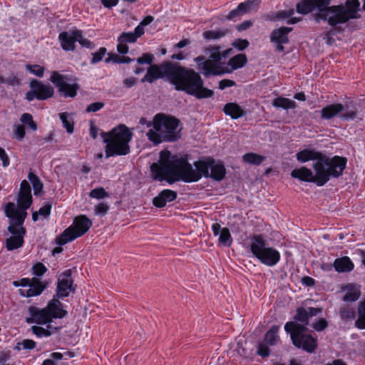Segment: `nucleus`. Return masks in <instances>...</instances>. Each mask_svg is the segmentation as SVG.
I'll use <instances>...</instances> for the list:
<instances>
[{
	"label": "nucleus",
	"mask_w": 365,
	"mask_h": 365,
	"mask_svg": "<svg viewBox=\"0 0 365 365\" xmlns=\"http://www.w3.org/2000/svg\"><path fill=\"white\" fill-rule=\"evenodd\" d=\"M358 319L355 322V327L359 329H365V297L358 305Z\"/></svg>",
	"instance_id": "obj_35"
},
{
	"label": "nucleus",
	"mask_w": 365,
	"mask_h": 365,
	"mask_svg": "<svg viewBox=\"0 0 365 365\" xmlns=\"http://www.w3.org/2000/svg\"><path fill=\"white\" fill-rule=\"evenodd\" d=\"M109 210V206L105 202H100L95 206L94 212L96 215L105 216Z\"/></svg>",
	"instance_id": "obj_52"
},
{
	"label": "nucleus",
	"mask_w": 365,
	"mask_h": 365,
	"mask_svg": "<svg viewBox=\"0 0 365 365\" xmlns=\"http://www.w3.org/2000/svg\"><path fill=\"white\" fill-rule=\"evenodd\" d=\"M136 36L133 34V32H123L117 38V41L127 43H135L137 41Z\"/></svg>",
	"instance_id": "obj_45"
},
{
	"label": "nucleus",
	"mask_w": 365,
	"mask_h": 365,
	"mask_svg": "<svg viewBox=\"0 0 365 365\" xmlns=\"http://www.w3.org/2000/svg\"><path fill=\"white\" fill-rule=\"evenodd\" d=\"M21 121L23 124L28 126V128H31L32 130H36L37 125L34 122L31 114L24 113L21 117Z\"/></svg>",
	"instance_id": "obj_47"
},
{
	"label": "nucleus",
	"mask_w": 365,
	"mask_h": 365,
	"mask_svg": "<svg viewBox=\"0 0 365 365\" xmlns=\"http://www.w3.org/2000/svg\"><path fill=\"white\" fill-rule=\"evenodd\" d=\"M328 322L325 319L320 318L313 324L312 327L317 331L319 332L324 331L328 327Z\"/></svg>",
	"instance_id": "obj_55"
},
{
	"label": "nucleus",
	"mask_w": 365,
	"mask_h": 365,
	"mask_svg": "<svg viewBox=\"0 0 365 365\" xmlns=\"http://www.w3.org/2000/svg\"><path fill=\"white\" fill-rule=\"evenodd\" d=\"M133 59L130 58L129 56H120L115 53L109 54V56L105 60L106 63H109L110 61H113L115 63H129L132 62Z\"/></svg>",
	"instance_id": "obj_42"
},
{
	"label": "nucleus",
	"mask_w": 365,
	"mask_h": 365,
	"mask_svg": "<svg viewBox=\"0 0 365 365\" xmlns=\"http://www.w3.org/2000/svg\"><path fill=\"white\" fill-rule=\"evenodd\" d=\"M177 197V192L170 189H164L153 198V205L157 208H163L168 202L175 201Z\"/></svg>",
	"instance_id": "obj_20"
},
{
	"label": "nucleus",
	"mask_w": 365,
	"mask_h": 365,
	"mask_svg": "<svg viewBox=\"0 0 365 365\" xmlns=\"http://www.w3.org/2000/svg\"><path fill=\"white\" fill-rule=\"evenodd\" d=\"M56 292L57 297L66 298L76 293L77 285L72 277V270L66 269L57 277Z\"/></svg>",
	"instance_id": "obj_16"
},
{
	"label": "nucleus",
	"mask_w": 365,
	"mask_h": 365,
	"mask_svg": "<svg viewBox=\"0 0 365 365\" xmlns=\"http://www.w3.org/2000/svg\"><path fill=\"white\" fill-rule=\"evenodd\" d=\"M261 3L260 0H246L238 4V9L242 15L252 11L257 10Z\"/></svg>",
	"instance_id": "obj_33"
},
{
	"label": "nucleus",
	"mask_w": 365,
	"mask_h": 365,
	"mask_svg": "<svg viewBox=\"0 0 365 365\" xmlns=\"http://www.w3.org/2000/svg\"><path fill=\"white\" fill-rule=\"evenodd\" d=\"M25 220V215L14 220H9L10 224L8 230L11 234V236L6 239V245L8 250H13L21 247L24 244V237L26 233V230L23 227Z\"/></svg>",
	"instance_id": "obj_14"
},
{
	"label": "nucleus",
	"mask_w": 365,
	"mask_h": 365,
	"mask_svg": "<svg viewBox=\"0 0 365 365\" xmlns=\"http://www.w3.org/2000/svg\"><path fill=\"white\" fill-rule=\"evenodd\" d=\"M101 137L106 144V157L126 155L130 153L129 143L132 140L133 133L124 124H120L108 132H102Z\"/></svg>",
	"instance_id": "obj_5"
},
{
	"label": "nucleus",
	"mask_w": 365,
	"mask_h": 365,
	"mask_svg": "<svg viewBox=\"0 0 365 365\" xmlns=\"http://www.w3.org/2000/svg\"><path fill=\"white\" fill-rule=\"evenodd\" d=\"M347 164V158L344 156L330 157L322 153L319 161L314 162L312 168L318 174L322 186L331 178H338L344 173Z\"/></svg>",
	"instance_id": "obj_6"
},
{
	"label": "nucleus",
	"mask_w": 365,
	"mask_h": 365,
	"mask_svg": "<svg viewBox=\"0 0 365 365\" xmlns=\"http://www.w3.org/2000/svg\"><path fill=\"white\" fill-rule=\"evenodd\" d=\"M69 114L66 112L61 113L59 114L60 119L63 123V128H66L67 133L71 134L74 130V123L73 120H68Z\"/></svg>",
	"instance_id": "obj_40"
},
{
	"label": "nucleus",
	"mask_w": 365,
	"mask_h": 365,
	"mask_svg": "<svg viewBox=\"0 0 365 365\" xmlns=\"http://www.w3.org/2000/svg\"><path fill=\"white\" fill-rule=\"evenodd\" d=\"M32 202V196L31 195H19L17 199V205L18 207L14 202H9L5 207V214L6 216L9 220H14L17 217H20L23 213L25 215V218L26 217L27 213L26 210L29 208Z\"/></svg>",
	"instance_id": "obj_17"
},
{
	"label": "nucleus",
	"mask_w": 365,
	"mask_h": 365,
	"mask_svg": "<svg viewBox=\"0 0 365 365\" xmlns=\"http://www.w3.org/2000/svg\"><path fill=\"white\" fill-rule=\"evenodd\" d=\"M341 318L344 320L351 319L355 317L356 312L354 309L341 307L339 311Z\"/></svg>",
	"instance_id": "obj_49"
},
{
	"label": "nucleus",
	"mask_w": 365,
	"mask_h": 365,
	"mask_svg": "<svg viewBox=\"0 0 365 365\" xmlns=\"http://www.w3.org/2000/svg\"><path fill=\"white\" fill-rule=\"evenodd\" d=\"M293 31V28L288 26H281L274 29L270 34V42L274 45L275 50L279 52H284V44L289 42V34Z\"/></svg>",
	"instance_id": "obj_18"
},
{
	"label": "nucleus",
	"mask_w": 365,
	"mask_h": 365,
	"mask_svg": "<svg viewBox=\"0 0 365 365\" xmlns=\"http://www.w3.org/2000/svg\"><path fill=\"white\" fill-rule=\"evenodd\" d=\"M72 34L77 37V41L82 47L91 49L94 48V43L89 39L83 37V32L82 30L75 29L72 30Z\"/></svg>",
	"instance_id": "obj_36"
},
{
	"label": "nucleus",
	"mask_w": 365,
	"mask_h": 365,
	"mask_svg": "<svg viewBox=\"0 0 365 365\" xmlns=\"http://www.w3.org/2000/svg\"><path fill=\"white\" fill-rule=\"evenodd\" d=\"M284 330L289 334L292 342L295 347L310 354L315 351L318 346L317 339L310 334L305 333L307 328L291 321L285 324Z\"/></svg>",
	"instance_id": "obj_11"
},
{
	"label": "nucleus",
	"mask_w": 365,
	"mask_h": 365,
	"mask_svg": "<svg viewBox=\"0 0 365 365\" xmlns=\"http://www.w3.org/2000/svg\"><path fill=\"white\" fill-rule=\"evenodd\" d=\"M327 3L325 0H301L296 4V11L299 14L307 15Z\"/></svg>",
	"instance_id": "obj_21"
},
{
	"label": "nucleus",
	"mask_w": 365,
	"mask_h": 365,
	"mask_svg": "<svg viewBox=\"0 0 365 365\" xmlns=\"http://www.w3.org/2000/svg\"><path fill=\"white\" fill-rule=\"evenodd\" d=\"M46 272V267L41 262H37L32 267L33 278H22L12 282L15 287H20L19 294L23 297H32L40 295L45 289V285L38 277Z\"/></svg>",
	"instance_id": "obj_10"
},
{
	"label": "nucleus",
	"mask_w": 365,
	"mask_h": 365,
	"mask_svg": "<svg viewBox=\"0 0 365 365\" xmlns=\"http://www.w3.org/2000/svg\"><path fill=\"white\" fill-rule=\"evenodd\" d=\"M92 225V221L86 215H78L74 217L72 225L56 237V243L58 245H64L68 242L83 236Z\"/></svg>",
	"instance_id": "obj_13"
},
{
	"label": "nucleus",
	"mask_w": 365,
	"mask_h": 365,
	"mask_svg": "<svg viewBox=\"0 0 365 365\" xmlns=\"http://www.w3.org/2000/svg\"><path fill=\"white\" fill-rule=\"evenodd\" d=\"M89 196L91 198L101 200L109 197V194L108 192L106 191V190L103 187H100L91 190L89 193Z\"/></svg>",
	"instance_id": "obj_43"
},
{
	"label": "nucleus",
	"mask_w": 365,
	"mask_h": 365,
	"mask_svg": "<svg viewBox=\"0 0 365 365\" xmlns=\"http://www.w3.org/2000/svg\"><path fill=\"white\" fill-rule=\"evenodd\" d=\"M214 163L212 157H204L194 162V170L187 156L172 155L170 151L163 150L160 152L158 161L150 165V173L153 180H165L170 185L180 180L195 182L202 177L208 178L210 168Z\"/></svg>",
	"instance_id": "obj_1"
},
{
	"label": "nucleus",
	"mask_w": 365,
	"mask_h": 365,
	"mask_svg": "<svg viewBox=\"0 0 365 365\" xmlns=\"http://www.w3.org/2000/svg\"><path fill=\"white\" fill-rule=\"evenodd\" d=\"M235 82L230 79H222L219 82V88L220 90H225L227 88L232 87L235 86Z\"/></svg>",
	"instance_id": "obj_58"
},
{
	"label": "nucleus",
	"mask_w": 365,
	"mask_h": 365,
	"mask_svg": "<svg viewBox=\"0 0 365 365\" xmlns=\"http://www.w3.org/2000/svg\"><path fill=\"white\" fill-rule=\"evenodd\" d=\"M306 309L309 319L310 317H315L322 312V309L320 307H309Z\"/></svg>",
	"instance_id": "obj_61"
},
{
	"label": "nucleus",
	"mask_w": 365,
	"mask_h": 365,
	"mask_svg": "<svg viewBox=\"0 0 365 365\" xmlns=\"http://www.w3.org/2000/svg\"><path fill=\"white\" fill-rule=\"evenodd\" d=\"M26 68L27 71H29L31 73L36 76H43L44 73V68L43 67L39 66V65H29L27 64L26 66Z\"/></svg>",
	"instance_id": "obj_50"
},
{
	"label": "nucleus",
	"mask_w": 365,
	"mask_h": 365,
	"mask_svg": "<svg viewBox=\"0 0 365 365\" xmlns=\"http://www.w3.org/2000/svg\"><path fill=\"white\" fill-rule=\"evenodd\" d=\"M147 126H153L146 135L155 145L162 143H174L182 137V126L180 120L175 116L159 113L155 115L153 121L148 122Z\"/></svg>",
	"instance_id": "obj_3"
},
{
	"label": "nucleus",
	"mask_w": 365,
	"mask_h": 365,
	"mask_svg": "<svg viewBox=\"0 0 365 365\" xmlns=\"http://www.w3.org/2000/svg\"><path fill=\"white\" fill-rule=\"evenodd\" d=\"M257 354L261 357L265 358L269 356L270 349L266 344L260 343L257 346Z\"/></svg>",
	"instance_id": "obj_56"
},
{
	"label": "nucleus",
	"mask_w": 365,
	"mask_h": 365,
	"mask_svg": "<svg viewBox=\"0 0 365 365\" xmlns=\"http://www.w3.org/2000/svg\"><path fill=\"white\" fill-rule=\"evenodd\" d=\"M219 242L224 246H230L232 243V238L227 227H222L219 235Z\"/></svg>",
	"instance_id": "obj_41"
},
{
	"label": "nucleus",
	"mask_w": 365,
	"mask_h": 365,
	"mask_svg": "<svg viewBox=\"0 0 365 365\" xmlns=\"http://www.w3.org/2000/svg\"><path fill=\"white\" fill-rule=\"evenodd\" d=\"M247 62V56L245 53H239L230 58L227 65L231 67V72L242 68Z\"/></svg>",
	"instance_id": "obj_30"
},
{
	"label": "nucleus",
	"mask_w": 365,
	"mask_h": 365,
	"mask_svg": "<svg viewBox=\"0 0 365 365\" xmlns=\"http://www.w3.org/2000/svg\"><path fill=\"white\" fill-rule=\"evenodd\" d=\"M61 299L63 300L64 298L53 295L47 302V336L58 331L64 327L61 320L68 314V306L63 304Z\"/></svg>",
	"instance_id": "obj_12"
},
{
	"label": "nucleus",
	"mask_w": 365,
	"mask_h": 365,
	"mask_svg": "<svg viewBox=\"0 0 365 365\" xmlns=\"http://www.w3.org/2000/svg\"><path fill=\"white\" fill-rule=\"evenodd\" d=\"M137 81H138V79L136 78L131 76V77L125 78L123 81V84L125 88H130L136 84Z\"/></svg>",
	"instance_id": "obj_60"
},
{
	"label": "nucleus",
	"mask_w": 365,
	"mask_h": 365,
	"mask_svg": "<svg viewBox=\"0 0 365 365\" xmlns=\"http://www.w3.org/2000/svg\"><path fill=\"white\" fill-rule=\"evenodd\" d=\"M28 178L32 184L34 195H37L43 190V182L41 181V180L38 178V177L32 172H30L29 173Z\"/></svg>",
	"instance_id": "obj_39"
},
{
	"label": "nucleus",
	"mask_w": 365,
	"mask_h": 365,
	"mask_svg": "<svg viewBox=\"0 0 365 365\" xmlns=\"http://www.w3.org/2000/svg\"><path fill=\"white\" fill-rule=\"evenodd\" d=\"M249 45V41L247 39L242 38H237L232 43V46L240 51H242L246 49Z\"/></svg>",
	"instance_id": "obj_51"
},
{
	"label": "nucleus",
	"mask_w": 365,
	"mask_h": 365,
	"mask_svg": "<svg viewBox=\"0 0 365 365\" xmlns=\"http://www.w3.org/2000/svg\"><path fill=\"white\" fill-rule=\"evenodd\" d=\"M35 342L31 339H24L16 344L14 349L21 351L23 349H32L35 347Z\"/></svg>",
	"instance_id": "obj_46"
},
{
	"label": "nucleus",
	"mask_w": 365,
	"mask_h": 365,
	"mask_svg": "<svg viewBox=\"0 0 365 365\" xmlns=\"http://www.w3.org/2000/svg\"><path fill=\"white\" fill-rule=\"evenodd\" d=\"M242 160L245 163L259 165L265 160V157L254 153H247L242 156Z\"/></svg>",
	"instance_id": "obj_37"
},
{
	"label": "nucleus",
	"mask_w": 365,
	"mask_h": 365,
	"mask_svg": "<svg viewBox=\"0 0 365 365\" xmlns=\"http://www.w3.org/2000/svg\"><path fill=\"white\" fill-rule=\"evenodd\" d=\"M163 78H166L176 91H183L197 99L209 98L214 96V91L205 86L204 80L193 68L170 61L150 66L141 82L153 83Z\"/></svg>",
	"instance_id": "obj_2"
},
{
	"label": "nucleus",
	"mask_w": 365,
	"mask_h": 365,
	"mask_svg": "<svg viewBox=\"0 0 365 365\" xmlns=\"http://www.w3.org/2000/svg\"><path fill=\"white\" fill-rule=\"evenodd\" d=\"M0 159L2 161V165L4 167H7L9 165L10 160L9 156L6 153L5 150L0 147Z\"/></svg>",
	"instance_id": "obj_62"
},
{
	"label": "nucleus",
	"mask_w": 365,
	"mask_h": 365,
	"mask_svg": "<svg viewBox=\"0 0 365 365\" xmlns=\"http://www.w3.org/2000/svg\"><path fill=\"white\" fill-rule=\"evenodd\" d=\"M29 313L30 317L26 319V322L29 324H46V308L39 309L36 307L31 306L29 309Z\"/></svg>",
	"instance_id": "obj_26"
},
{
	"label": "nucleus",
	"mask_w": 365,
	"mask_h": 365,
	"mask_svg": "<svg viewBox=\"0 0 365 365\" xmlns=\"http://www.w3.org/2000/svg\"><path fill=\"white\" fill-rule=\"evenodd\" d=\"M333 265L335 271L339 273L350 272L354 269V264L348 256L336 258Z\"/></svg>",
	"instance_id": "obj_24"
},
{
	"label": "nucleus",
	"mask_w": 365,
	"mask_h": 365,
	"mask_svg": "<svg viewBox=\"0 0 365 365\" xmlns=\"http://www.w3.org/2000/svg\"><path fill=\"white\" fill-rule=\"evenodd\" d=\"M291 176L293 178L298 179L302 182H313L317 186L322 187L321 181L318 174H314L311 169L302 166L299 168H295L291 172Z\"/></svg>",
	"instance_id": "obj_19"
},
{
	"label": "nucleus",
	"mask_w": 365,
	"mask_h": 365,
	"mask_svg": "<svg viewBox=\"0 0 365 365\" xmlns=\"http://www.w3.org/2000/svg\"><path fill=\"white\" fill-rule=\"evenodd\" d=\"M218 46H210L207 48L210 53L209 58L201 55L194 58V62L197 65L198 73L202 74L206 78L210 76H222L225 73H231V71L227 67L221 65V61L223 59V55L220 51Z\"/></svg>",
	"instance_id": "obj_7"
},
{
	"label": "nucleus",
	"mask_w": 365,
	"mask_h": 365,
	"mask_svg": "<svg viewBox=\"0 0 365 365\" xmlns=\"http://www.w3.org/2000/svg\"><path fill=\"white\" fill-rule=\"evenodd\" d=\"M129 48L127 43L121 41H118L117 51L120 54H126L128 52Z\"/></svg>",
	"instance_id": "obj_63"
},
{
	"label": "nucleus",
	"mask_w": 365,
	"mask_h": 365,
	"mask_svg": "<svg viewBox=\"0 0 365 365\" xmlns=\"http://www.w3.org/2000/svg\"><path fill=\"white\" fill-rule=\"evenodd\" d=\"M61 46L66 51H73L76 49L77 37L67 31L61 32L58 35Z\"/></svg>",
	"instance_id": "obj_25"
},
{
	"label": "nucleus",
	"mask_w": 365,
	"mask_h": 365,
	"mask_svg": "<svg viewBox=\"0 0 365 365\" xmlns=\"http://www.w3.org/2000/svg\"><path fill=\"white\" fill-rule=\"evenodd\" d=\"M250 240V251L262 264L267 267H274L279 262L280 252L274 247L269 246L264 235H254Z\"/></svg>",
	"instance_id": "obj_9"
},
{
	"label": "nucleus",
	"mask_w": 365,
	"mask_h": 365,
	"mask_svg": "<svg viewBox=\"0 0 365 365\" xmlns=\"http://www.w3.org/2000/svg\"><path fill=\"white\" fill-rule=\"evenodd\" d=\"M19 195H31V190L30 185L26 180H24L21 183Z\"/></svg>",
	"instance_id": "obj_57"
},
{
	"label": "nucleus",
	"mask_w": 365,
	"mask_h": 365,
	"mask_svg": "<svg viewBox=\"0 0 365 365\" xmlns=\"http://www.w3.org/2000/svg\"><path fill=\"white\" fill-rule=\"evenodd\" d=\"M279 330V325H273L269 331L264 335V340L268 344L271 346H274L277 344L278 340L279 339L278 332Z\"/></svg>",
	"instance_id": "obj_34"
},
{
	"label": "nucleus",
	"mask_w": 365,
	"mask_h": 365,
	"mask_svg": "<svg viewBox=\"0 0 365 365\" xmlns=\"http://www.w3.org/2000/svg\"><path fill=\"white\" fill-rule=\"evenodd\" d=\"M31 91L26 94V98L31 101L35 98L38 100L46 99V86L41 84L37 80H32L30 83Z\"/></svg>",
	"instance_id": "obj_22"
},
{
	"label": "nucleus",
	"mask_w": 365,
	"mask_h": 365,
	"mask_svg": "<svg viewBox=\"0 0 365 365\" xmlns=\"http://www.w3.org/2000/svg\"><path fill=\"white\" fill-rule=\"evenodd\" d=\"M322 152L312 148H304L296 154L297 160L301 163H305L310 160L317 162L319 160Z\"/></svg>",
	"instance_id": "obj_23"
},
{
	"label": "nucleus",
	"mask_w": 365,
	"mask_h": 365,
	"mask_svg": "<svg viewBox=\"0 0 365 365\" xmlns=\"http://www.w3.org/2000/svg\"><path fill=\"white\" fill-rule=\"evenodd\" d=\"M15 135H16V138L17 139H19V140L23 139L25 135L24 126L22 125H17L16 128V130H15Z\"/></svg>",
	"instance_id": "obj_64"
},
{
	"label": "nucleus",
	"mask_w": 365,
	"mask_h": 365,
	"mask_svg": "<svg viewBox=\"0 0 365 365\" xmlns=\"http://www.w3.org/2000/svg\"><path fill=\"white\" fill-rule=\"evenodd\" d=\"M105 106V103L103 102H95L89 104L86 108V113H95L100 110H101Z\"/></svg>",
	"instance_id": "obj_54"
},
{
	"label": "nucleus",
	"mask_w": 365,
	"mask_h": 365,
	"mask_svg": "<svg viewBox=\"0 0 365 365\" xmlns=\"http://www.w3.org/2000/svg\"><path fill=\"white\" fill-rule=\"evenodd\" d=\"M242 16L240 10H239L238 6L235 9L231 10L227 15L226 16V19L229 21L234 20L235 19Z\"/></svg>",
	"instance_id": "obj_59"
},
{
	"label": "nucleus",
	"mask_w": 365,
	"mask_h": 365,
	"mask_svg": "<svg viewBox=\"0 0 365 365\" xmlns=\"http://www.w3.org/2000/svg\"><path fill=\"white\" fill-rule=\"evenodd\" d=\"M325 1H327L326 5L317 8L319 11L315 16L317 21H327L330 26L335 27L360 17L359 0H346L344 4L333 6H329L331 0Z\"/></svg>",
	"instance_id": "obj_4"
},
{
	"label": "nucleus",
	"mask_w": 365,
	"mask_h": 365,
	"mask_svg": "<svg viewBox=\"0 0 365 365\" xmlns=\"http://www.w3.org/2000/svg\"><path fill=\"white\" fill-rule=\"evenodd\" d=\"M210 172H209L208 178H210L216 181L222 180L226 175V169L221 161H218L215 163L210 168Z\"/></svg>",
	"instance_id": "obj_28"
},
{
	"label": "nucleus",
	"mask_w": 365,
	"mask_h": 365,
	"mask_svg": "<svg viewBox=\"0 0 365 365\" xmlns=\"http://www.w3.org/2000/svg\"><path fill=\"white\" fill-rule=\"evenodd\" d=\"M154 55L150 53H145L143 55L137 58V63L140 65L143 64H149L150 66L153 65V62L154 61Z\"/></svg>",
	"instance_id": "obj_48"
},
{
	"label": "nucleus",
	"mask_w": 365,
	"mask_h": 365,
	"mask_svg": "<svg viewBox=\"0 0 365 365\" xmlns=\"http://www.w3.org/2000/svg\"><path fill=\"white\" fill-rule=\"evenodd\" d=\"M227 34V30H209L203 32V38L206 40H217L226 36Z\"/></svg>",
	"instance_id": "obj_38"
},
{
	"label": "nucleus",
	"mask_w": 365,
	"mask_h": 365,
	"mask_svg": "<svg viewBox=\"0 0 365 365\" xmlns=\"http://www.w3.org/2000/svg\"><path fill=\"white\" fill-rule=\"evenodd\" d=\"M296 323L299 324L301 326H304V328H307V325L309 324V319L308 317L307 309L303 307H299L296 309V314L293 317Z\"/></svg>",
	"instance_id": "obj_32"
},
{
	"label": "nucleus",
	"mask_w": 365,
	"mask_h": 365,
	"mask_svg": "<svg viewBox=\"0 0 365 365\" xmlns=\"http://www.w3.org/2000/svg\"><path fill=\"white\" fill-rule=\"evenodd\" d=\"M272 106L275 108H281L284 110L293 109L297 107L295 101L282 96L277 97L272 101Z\"/></svg>",
	"instance_id": "obj_31"
},
{
	"label": "nucleus",
	"mask_w": 365,
	"mask_h": 365,
	"mask_svg": "<svg viewBox=\"0 0 365 365\" xmlns=\"http://www.w3.org/2000/svg\"><path fill=\"white\" fill-rule=\"evenodd\" d=\"M344 289L346 290V294L343 297L344 302H356L361 296L359 288H357L354 284H348L344 287Z\"/></svg>",
	"instance_id": "obj_29"
},
{
	"label": "nucleus",
	"mask_w": 365,
	"mask_h": 365,
	"mask_svg": "<svg viewBox=\"0 0 365 365\" xmlns=\"http://www.w3.org/2000/svg\"><path fill=\"white\" fill-rule=\"evenodd\" d=\"M225 115L232 119H238L245 115L246 111L236 103H227L222 109Z\"/></svg>",
	"instance_id": "obj_27"
},
{
	"label": "nucleus",
	"mask_w": 365,
	"mask_h": 365,
	"mask_svg": "<svg viewBox=\"0 0 365 365\" xmlns=\"http://www.w3.org/2000/svg\"><path fill=\"white\" fill-rule=\"evenodd\" d=\"M50 80L64 98H74L80 88L78 83L72 82L71 76L60 74L57 71L52 73Z\"/></svg>",
	"instance_id": "obj_15"
},
{
	"label": "nucleus",
	"mask_w": 365,
	"mask_h": 365,
	"mask_svg": "<svg viewBox=\"0 0 365 365\" xmlns=\"http://www.w3.org/2000/svg\"><path fill=\"white\" fill-rule=\"evenodd\" d=\"M107 53V49L105 47H101L96 52L92 53V58L91 60V64H96L101 61Z\"/></svg>",
	"instance_id": "obj_44"
},
{
	"label": "nucleus",
	"mask_w": 365,
	"mask_h": 365,
	"mask_svg": "<svg viewBox=\"0 0 365 365\" xmlns=\"http://www.w3.org/2000/svg\"><path fill=\"white\" fill-rule=\"evenodd\" d=\"M294 14V10L293 9H289L288 10H282L277 11L278 21H283L285 19H289Z\"/></svg>",
	"instance_id": "obj_53"
},
{
	"label": "nucleus",
	"mask_w": 365,
	"mask_h": 365,
	"mask_svg": "<svg viewBox=\"0 0 365 365\" xmlns=\"http://www.w3.org/2000/svg\"><path fill=\"white\" fill-rule=\"evenodd\" d=\"M320 113L322 120H329L335 117L342 121L362 120L364 114H361L357 108V105L353 101H346L345 104L334 103L323 107Z\"/></svg>",
	"instance_id": "obj_8"
}]
</instances>
